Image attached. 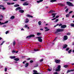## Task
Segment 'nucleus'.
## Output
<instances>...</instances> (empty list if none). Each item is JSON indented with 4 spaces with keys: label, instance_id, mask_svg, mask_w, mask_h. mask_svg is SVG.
<instances>
[{
    "label": "nucleus",
    "instance_id": "nucleus-1",
    "mask_svg": "<svg viewBox=\"0 0 74 74\" xmlns=\"http://www.w3.org/2000/svg\"><path fill=\"white\" fill-rule=\"evenodd\" d=\"M64 31V29H57L56 30V31L55 32V33H58V32H63Z\"/></svg>",
    "mask_w": 74,
    "mask_h": 74
},
{
    "label": "nucleus",
    "instance_id": "nucleus-2",
    "mask_svg": "<svg viewBox=\"0 0 74 74\" xmlns=\"http://www.w3.org/2000/svg\"><path fill=\"white\" fill-rule=\"evenodd\" d=\"M42 38V36H39L36 37V38H38V41H39V42H42V39H41Z\"/></svg>",
    "mask_w": 74,
    "mask_h": 74
},
{
    "label": "nucleus",
    "instance_id": "nucleus-3",
    "mask_svg": "<svg viewBox=\"0 0 74 74\" xmlns=\"http://www.w3.org/2000/svg\"><path fill=\"white\" fill-rule=\"evenodd\" d=\"M66 4L67 5H69V6H71L72 7L74 6L73 4L69 1H67L66 2Z\"/></svg>",
    "mask_w": 74,
    "mask_h": 74
},
{
    "label": "nucleus",
    "instance_id": "nucleus-4",
    "mask_svg": "<svg viewBox=\"0 0 74 74\" xmlns=\"http://www.w3.org/2000/svg\"><path fill=\"white\" fill-rule=\"evenodd\" d=\"M60 68H61L60 65H58L57 68V69H56V71H60Z\"/></svg>",
    "mask_w": 74,
    "mask_h": 74
},
{
    "label": "nucleus",
    "instance_id": "nucleus-5",
    "mask_svg": "<svg viewBox=\"0 0 74 74\" xmlns=\"http://www.w3.org/2000/svg\"><path fill=\"white\" fill-rule=\"evenodd\" d=\"M61 62V60H57L56 59L55 60L54 62H55L57 64H59V63H60V62Z\"/></svg>",
    "mask_w": 74,
    "mask_h": 74
},
{
    "label": "nucleus",
    "instance_id": "nucleus-6",
    "mask_svg": "<svg viewBox=\"0 0 74 74\" xmlns=\"http://www.w3.org/2000/svg\"><path fill=\"white\" fill-rule=\"evenodd\" d=\"M35 36L34 35H31L30 36H28L26 37V38H29V39L31 37H34Z\"/></svg>",
    "mask_w": 74,
    "mask_h": 74
},
{
    "label": "nucleus",
    "instance_id": "nucleus-7",
    "mask_svg": "<svg viewBox=\"0 0 74 74\" xmlns=\"http://www.w3.org/2000/svg\"><path fill=\"white\" fill-rule=\"evenodd\" d=\"M68 39V36L66 35L64 36V40H67Z\"/></svg>",
    "mask_w": 74,
    "mask_h": 74
},
{
    "label": "nucleus",
    "instance_id": "nucleus-8",
    "mask_svg": "<svg viewBox=\"0 0 74 74\" xmlns=\"http://www.w3.org/2000/svg\"><path fill=\"white\" fill-rule=\"evenodd\" d=\"M67 27V25H64L61 26V28H63V29H64V28H66Z\"/></svg>",
    "mask_w": 74,
    "mask_h": 74
},
{
    "label": "nucleus",
    "instance_id": "nucleus-9",
    "mask_svg": "<svg viewBox=\"0 0 74 74\" xmlns=\"http://www.w3.org/2000/svg\"><path fill=\"white\" fill-rule=\"evenodd\" d=\"M74 71V69H72V70H68L66 72V73L67 74H68V73H69V72H71V71Z\"/></svg>",
    "mask_w": 74,
    "mask_h": 74
},
{
    "label": "nucleus",
    "instance_id": "nucleus-10",
    "mask_svg": "<svg viewBox=\"0 0 74 74\" xmlns=\"http://www.w3.org/2000/svg\"><path fill=\"white\" fill-rule=\"evenodd\" d=\"M68 45L66 44H64V47H63V48H64V49L65 48H66L67 47Z\"/></svg>",
    "mask_w": 74,
    "mask_h": 74
},
{
    "label": "nucleus",
    "instance_id": "nucleus-11",
    "mask_svg": "<svg viewBox=\"0 0 74 74\" xmlns=\"http://www.w3.org/2000/svg\"><path fill=\"white\" fill-rule=\"evenodd\" d=\"M27 3V2H26L24 3H23V5H29V3Z\"/></svg>",
    "mask_w": 74,
    "mask_h": 74
},
{
    "label": "nucleus",
    "instance_id": "nucleus-12",
    "mask_svg": "<svg viewBox=\"0 0 74 74\" xmlns=\"http://www.w3.org/2000/svg\"><path fill=\"white\" fill-rule=\"evenodd\" d=\"M33 72H34V73L33 74H38V73H37V71L34 70L33 71Z\"/></svg>",
    "mask_w": 74,
    "mask_h": 74
},
{
    "label": "nucleus",
    "instance_id": "nucleus-13",
    "mask_svg": "<svg viewBox=\"0 0 74 74\" xmlns=\"http://www.w3.org/2000/svg\"><path fill=\"white\" fill-rule=\"evenodd\" d=\"M56 14H57L56 13H52V16H53L52 17V18H55V17L56 16V15H56Z\"/></svg>",
    "mask_w": 74,
    "mask_h": 74
},
{
    "label": "nucleus",
    "instance_id": "nucleus-14",
    "mask_svg": "<svg viewBox=\"0 0 74 74\" xmlns=\"http://www.w3.org/2000/svg\"><path fill=\"white\" fill-rule=\"evenodd\" d=\"M21 10V7H18L15 10L16 11H18V10Z\"/></svg>",
    "mask_w": 74,
    "mask_h": 74
},
{
    "label": "nucleus",
    "instance_id": "nucleus-15",
    "mask_svg": "<svg viewBox=\"0 0 74 74\" xmlns=\"http://www.w3.org/2000/svg\"><path fill=\"white\" fill-rule=\"evenodd\" d=\"M27 17H29V18H33V16H31L29 14L27 15Z\"/></svg>",
    "mask_w": 74,
    "mask_h": 74
},
{
    "label": "nucleus",
    "instance_id": "nucleus-16",
    "mask_svg": "<svg viewBox=\"0 0 74 74\" xmlns=\"http://www.w3.org/2000/svg\"><path fill=\"white\" fill-rule=\"evenodd\" d=\"M19 12H20L21 13H23L24 12V10H20L18 11Z\"/></svg>",
    "mask_w": 74,
    "mask_h": 74
},
{
    "label": "nucleus",
    "instance_id": "nucleus-17",
    "mask_svg": "<svg viewBox=\"0 0 74 74\" xmlns=\"http://www.w3.org/2000/svg\"><path fill=\"white\" fill-rule=\"evenodd\" d=\"M55 11L53 10H51L49 12V13H52V12H55Z\"/></svg>",
    "mask_w": 74,
    "mask_h": 74
},
{
    "label": "nucleus",
    "instance_id": "nucleus-18",
    "mask_svg": "<svg viewBox=\"0 0 74 74\" xmlns=\"http://www.w3.org/2000/svg\"><path fill=\"white\" fill-rule=\"evenodd\" d=\"M15 18V16H12L10 17V19H14Z\"/></svg>",
    "mask_w": 74,
    "mask_h": 74
},
{
    "label": "nucleus",
    "instance_id": "nucleus-19",
    "mask_svg": "<svg viewBox=\"0 0 74 74\" xmlns=\"http://www.w3.org/2000/svg\"><path fill=\"white\" fill-rule=\"evenodd\" d=\"M55 1H57L56 0H51L50 1L51 3H53V2H55Z\"/></svg>",
    "mask_w": 74,
    "mask_h": 74
},
{
    "label": "nucleus",
    "instance_id": "nucleus-20",
    "mask_svg": "<svg viewBox=\"0 0 74 74\" xmlns=\"http://www.w3.org/2000/svg\"><path fill=\"white\" fill-rule=\"evenodd\" d=\"M11 59H15L16 58L15 56H11L10 57Z\"/></svg>",
    "mask_w": 74,
    "mask_h": 74
},
{
    "label": "nucleus",
    "instance_id": "nucleus-21",
    "mask_svg": "<svg viewBox=\"0 0 74 74\" xmlns=\"http://www.w3.org/2000/svg\"><path fill=\"white\" fill-rule=\"evenodd\" d=\"M19 6V4H15L14 5V7H16Z\"/></svg>",
    "mask_w": 74,
    "mask_h": 74
},
{
    "label": "nucleus",
    "instance_id": "nucleus-22",
    "mask_svg": "<svg viewBox=\"0 0 74 74\" xmlns=\"http://www.w3.org/2000/svg\"><path fill=\"white\" fill-rule=\"evenodd\" d=\"M14 60L15 61H19V59L18 58H15L14 59Z\"/></svg>",
    "mask_w": 74,
    "mask_h": 74
},
{
    "label": "nucleus",
    "instance_id": "nucleus-23",
    "mask_svg": "<svg viewBox=\"0 0 74 74\" xmlns=\"http://www.w3.org/2000/svg\"><path fill=\"white\" fill-rule=\"evenodd\" d=\"M28 66H29V63H26V64H25V67H28Z\"/></svg>",
    "mask_w": 74,
    "mask_h": 74
},
{
    "label": "nucleus",
    "instance_id": "nucleus-24",
    "mask_svg": "<svg viewBox=\"0 0 74 74\" xmlns=\"http://www.w3.org/2000/svg\"><path fill=\"white\" fill-rule=\"evenodd\" d=\"M42 1H43V0H40V1H37V2L38 3H40V2H42Z\"/></svg>",
    "mask_w": 74,
    "mask_h": 74
},
{
    "label": "nucleus",
    "instance_id": "nucleus-25",
    "mask_svg": "<svg viewBox=\"0 0 74 74\" xmlns=\"http://www.w3.org/2000/svg\"><path fill=\"white\" fill-rule=\"evenodd\" d=\"M58 4V5H60V6H62V7H63V6H64V5H63V4L62 3H59Z\"/></svg>",
    "mask_w": 74,
    "mask_h": 74
},
{
    "label": "nucleus",
    "instance_id": "nucleus-26",
    "mask_svg": "<svg viewBox=\"0 0 74 74\" xmlns=\"http://www.w3.org/2000/svg\"><path fill=\"white\" fill-rule=\"evenodd\" d=\"M13 45L14 46V45H15V44H16V42H15V40L13 42Z\"/></svg>",
    "mask_w": 74,
    "mask_h": 74
},
{
    "label": "nucleus",
    "instance_id": "nucleus-27",
    "mask_svg": "<svg viewBox=\"0 0 74 74\" xmlns=\"http://www.w3.org/2000/svg\"><path fill=\"white\" fill-rule=\"evenodd\" d=\"M70 26L71 27H74V24L73 23H71L70 25Z\"/></svg>",
    "mask_w": 74,
    "mask_h": 74
},
{
    "label": "nucleus",
    "instance_id": "nucleus-28",
    "mask_svg": "<svg viewBox=\"0 0 74 74\" xmlns=\"http://www.w3.org/2000/svg\"><path fill=\"white\" fill-rule=\"evenodd\" d=\"M38 24L39 25H41V22L40 21H39L38 22Z\"/></svg>",
    "mask_w": 74,
    "mask_h": 74
},
{
    "label": "nucleus",
    "instance_id": "nucleus-29",
    "mask_svg": "<svg viewBox=\"0 0 74 74\" xmlns=\"http://www.w3.org/2000/svg\"><path fill=\"white\" fill-rule=\"evenodd\" d=\"M28 22H29V19H28V18H27L25 21V23H28Z\"/></svg>",
    "mask_w": 74,
    "mask_h": 74
},
{
    "label": "nucleus",
    "instance_id": "nucleus-30",
    "mask_svg": "<svg viewBox=\"0 0 74 74\" xmlns=\"http://www.w3.org/2000/svg\"><path fill=\"white\" fill-rule=\"evenodd\" d=\"M70 15V14H66V18H68V17Z\"/></svg>",
    "mask_w": 74,
    "mask_h": 74
},
{
    "label": "nucleus",
    "instance_id": "nucleus-31",
    "mask_svg": "<svg viewBox=\"0 0 74 74\" xmlns=\"http://www.w3.org/2000/svg\"><path fill=\"white\" fill-rule=\"evenodd\" d=\"M37 36H40V35H41V33H37Z\"/></svg>",
    "mask_w": 74,
    "mask_h": 74
},
{
    "label": "nucleus",
    "instance_id": "nucleus-32",
    "mask_svg": "<svg viewBox=\"0 0 74 74\" xmlns=\"http://www.w3.org/2000/svg\"><path fill=\"white\" fill-rule=\"evenodd\" d=\"M35 66H34V67H38V64H35Z\"/></svg>",
    "mask_w": 74,
    "mask_h": 74
},
{
    "label": "nucleus",
    "instance_id": "nucleus-33",
    "mask_svg": "<svg viewBox=\"0 0 74 74\" xmlns=\"http://www.w3.org/2000/svg\"><path fill=\"white\" fill-rule=\"evenodd\" d=\"M4 25V23H2L0 22V25Z\"/></svg>",
    "mask_w": 74,
    "mask_h": 74
},
{
    "label": "nucleus",
    "instance_id": "nucleus-34",
    "mask_svg": "<svg viewBox=\"0 0 74 74\" xmlns=\"http://www.w3.org/2000/svg\"><path fill=\"white\" fill-rule=\"evenodd\" d=\"M72 51V49H71L69 51H68V53H70L71 52V51Z\"/></svg>",
    "mask_w": 74,
    "mask_h": 74
},
{
    "label": "nucleus",
    "instance_id": "nucleus-35",
    "mask_svg": "<svg viewBox=\"0 0 74 74\" xmlns=\"http://www.w3.org/2000/svg\"><path fill=\"white\" fill-rule=\"evenodd\" d=\"M67 36H70V35H71V33L70 32H68L67 33Z\"/></svg>",
    "mask_w": 74,
    "mask_h": 74
},
{
    "label": "nucleus",
    "instance_id": "nucleus-36",
    "mask_svg": "<svg viewBox=\"0 0 74 74\" xmlns=\"http://www.w3.org/2000/svg\"><path fill=\"white\" fill-rule=\"evenodd\" d=\"M5 42V41H3V42H2L1 44L0 45H2L4 44V43Z\"/></svg>",
    "mask_w": 74,
    "mask_h": 74
},
{
    "label": "nucleus",
    "instance_id": "nucleus-37",
    "mask_svg": "<svg viewBox=\"0 0 74 74\" xmlns=\"http://www.w3.org/2000/svg\"><path fill=\"white\" fill-rule=\"evenodd\" d=\"M68 67V65H65L64 66V67L65 68H67Z\"/></svg>",
    "mask_w": 74,
    "mask_h": 74
},
{
    "label": "nucleus",
    "instance_id": "nucleus-38",
    "mask_svg": "<svg viewBox=\"0 0 74 74\" xmlns=\"http://www.w3.org/2000/svg\"><path fill=\"white\" fill-rule=\"evenodd\" d=\"M66 51H69V48L68 47V48H66Z\"/></svg>",
    "mask_w": 74,
    "mask_h": 74
},
{
    "label": "nucleus",
    "instance_id": "nucleus-39",
    "mask_svg": "<svg viewBox=\"0 0 74 74\" xmlns=\"http://www.w3.org/2000/svg\"><path fill=\"white\" fill-rule=\"evenodd\" d=\"M7 4H8V5H11V3L9 2H8L7 3Z\"/></svg>",
    "mask_w": 74,
    "mask_h": 74
},
{
    "label": "nucleus",
    "instance_id": "nucleus-40",
    "mask_svg": "<svg viewBox=\"0 0 74 74\" xmlns=\"http://www.w3.org/2000/svg\"><path fill=\"white\" fill-rule=\"evenodd\" d=\"M59 21V19H57L55 21H54V22H57L58 21Z\"/></svg>",
    "mask_w": 74,
    "mask_h": 74
},
{
    "label": "nucleus",
    "instance_id": "nucleus-41",
    "mask_svg": "<svg viewBox=\"0 0 74 74\" xmlns=\"http://www.w3.org/2000/svg\"><path fill=\"white\" fill-rule=\"evenodd\" d=\"M59 25V24H57L56 25H55L54 26V27H56V26H58Z\"/></svg>",
    "mask_w": 74,
    "mask_h": 74
},
{
    "label": "nucleus",
    "instance_id": "nucleus-42",
    "mask_svg": "<svg viewBox=\"0 0 74 74\" xmlns=\"http://www.w3.org/2000/svg\"><path fill=\"white\" fill-rule=\"evenodd\" d=\"M50 29H48L45 30V32H48L49 31Z\"/></svg>",
    "mask_w": 74,
    "mask_h": 74
},
{
    "label": "nucleus",
    "instance_id": "nucleus-43",
    "mask_svg": "<svg viewBox=\"0 0 74 74\" xmlns=\"http://www.w3.org/2000/svg\"><path fill=\"white\" fill-rule=\"evenodd\" d=\"M24 27L25 28H26V27H28V26H27V25H25Z\"/></svg>",
    "mask_w": 74,
    "mask_h": 74
},
{
    "label": "nucleus",
    "instance_id": "nucleus-44",
    "mask_svg": "<svg viewBox=\"0 0 74 74\" xmlns=\"http://www.w3.org/2000/svg\"><path fill=\"white\" fill-rule=\"evenodd\" d=\"M34 51H38V49H34Z\"/></svg>",
    "mask_w": 74,
    "mask_h": 74
},
{
    "label": "nucleus",
    "instance_id": "nucleus-45",
    "mask_svg": "<svg viewBox=\"0 0 74 74\" xmlns=\"http://www.w3.org/2000/svg\"><path fill=\"white\" fill-rule=\"evenodd\" d=\"M8 33H9V31H8L6 32L5 34H8Z\"/></svg>",
    "mask_w": 74,
    "mask_h": 74
},
{
    "label": "nucleus",
    "instance_id": "nucleus-46",
    "mask_svg": "<svg viewBox=\"0 0 74 74\" xmlns=\"http://www.w3.org/2000/svg\"><path fill=\"white\" fill-rule=\"evenodd\" d=\"M59 16H56V18H56H56H59Z\"/></svg>",
    "mask_w": 74,
    "mask_h": 74
},
{
    "label": "nucleus",
    "instance_id": "nucleus-47",
    "mask_svg": "<svg viewBox=\"0 0 74 74\" xmlns=\"http://www.w3.org/2000/svg\"><path fill=\"white\" fill-rule=\"evenodd\" d=\"M8 22V21H5V23H4V24H5V23H7Z\"/></svg>",
    "mask_w": 74,
    "mask_h": 74
},
{
    "label": "nucleus",
    "instance_id": "nucleus-48",
    "mask_svg": "<svg viewBox=\"0 0 74 74\" xmlns=\"http://www.w3.org/2000/svg\"><path fill=\"white\" fill-rule=\"evenodd\" d=\"M43 60H44L43 59H41L40 61V62H43Z\"/></svg>",
    "mask_w": 74,
    "mask_h": 74
},
{
    "label": "nucleus",
    "instance_id": "nucleus-49",
    "mask_svg": "<svg viewBox=\"0 0 74 74\" xmlns=\"http://www.w3.org/2000/svg\"><path fill=\"white\" fill-rule=\"evenodd\" d=\"M0 18H3V16L2 15H0Z\"/></svg>",
    "mask_w": 74,
    "mask_h": 74
},
{
    "label": "nucleus",
    "instance_id": "nucleus-50",
    "mask_svg": "<svg viewBox=\"0 0 74 74\" xmlns=\"http://www.w3.org/2000/svg\"><path fill=\"white\" fill-rule=\"evenodd\" d=\"M5 71H7V68H5Z\"/></svg>",
    "mask_w": 74,
    "mask_h": 74
},
{
    "label": "nucleus",
    "instance_id": "nucleus-51",
    "mask_svg": "<svg viewBox=\"0 0 74 74\" xmlns=\"http://www.w3.org/2000/svg\"><path fill=\"white\" fill-rule=\"evenodd\" d=\"M59 25V26L60 27V26H62V24H60L59 25Z\"/></svg>",
    "mask_w": 74,
    "mask_h": 74
},
{
    "label": "nucleus",
    "instance_id": "nucleus-52",
    "mask_svg": "<svg viewBox=\"0 0 74 74\" xmlns=\"http://www.w3.org/2000/svg\"><path fill=\"white\" fill-rule=\"evenodd\" d=\"M30 63H33V61L32 60H31V61H30Z\"/></svg>",
    "mask_w": 74,
    "mask_h": 74
},
{
    "label": "nucleus",
    "instance_id": "nucleus-53",
    "mask_svg": "<svg viewBox=\"0 0 74 74\" xmlns=\"http://www.w3.org/2000/svg\"><path fill=\"white\" fill-rule=\"evenodd\" d=\"M69 11V9L67 8L65 10L66 12H67Z\"/></svg>",
    "mask_w": 74,
    "mask_h": 74
},
{
    "label": "nucleus",
    "instance_id": "nucleus-54",
    "mask_svg": "<svg viewBox=\"0 0 74 74\" xmlns=\"http://www.w3.org/2000/svg\"><path fill=\"white\" fill-rule=\"evenodd\" d=\"M0 7H4V6L2 5H0Z\"/></svg>",
    "mask_w": 74,
    "mask_h": 74
},
{
    "label": "nucleus",
    "instance_id": "nucleus-55",
    "mask_svg": "<svg viewBox=\"0 0 74 74\" xmlns=\"http://www.w3.org/2000/svg\"><path fill=\"white\" fill-rule=\"evenodd\" d=\"M25 62H26V61H23V64H25Z\"/></svg>",
    "mask_w": 74,
    "mask_h": 74
},
{
    "label": "nucleus",
    "instance_id": "nucleus-56",
    "mask_svg": "<svg viewBox=\"0 0 74 74\" xmlns=\"http://www.w3.org/2000/svg\"><path fill=\"white\" fill-rule=\"evenodd\" d=\"M58 37H56L54 39L53 41H54L55 40H56V39Z\"/></svg>",
    "mask_w": 74,
    "mask_h": 74
},
{
    "label": "nucleus",
    "instance_id": "nucleus-57",
    "mask_svg": "<svg viewBox=\"0 0 74 74\" xmlns=\"http://www.w3.org/2000/svg\"><path fill=\"white\" fill-rule=\"evenodd\" d=\"M5 10V8H2L3 10Z\"/></svg>",
    "mask_w": 74,
    "mask_h": 74
},
{
    "label": "nucleus",
    "instance_id": "nucleus-58",
    "mask_svg": "<svg viewBox=\"0 0 74 74\" xmlns=\"http://www.w3.org/2000/svg\"><path fill=\"white\" fill-rule=\"evenodd\" d=\"M15 50H13L12 51V53H15Z\"/></svg>",
    "mask_w": 74,
    "mask_h": 74
},
{
    "label": "nucleus",
    "instance_id": "nucleus-59",
    "mask_svg": "<svg viewBox=\"0 0 74 74\" xmlns=\"http://www.w3.org/2000/svg\"><path fill=\"white\" fill-rule=\"evenodd\" d=\"M6 26H7V25H4L3 26V27H6Z\"/></svg>",
    "mask_w": 74,
    "mask_h": 74
},
{
    "label": "nucleus",
    "instance_id": "nucleus-60",
    "mask_svg": "<svg viewBox=\"0 0 74 74\" xmlns=\"http://www.w3.org/2000/svg\"><path fill=\"white\" fill-rule=\"evenodd\" d=\"M72 12H73V11H70V12H69V14H71V13H72Z\"/></svg>",
    "mask_w": 74,
    "mask_h": 74
},
{
    "label": "nucleus",
    "instance_id": "nucleus-61",
    "mask_svg": "<svg viewBox=\"0 0 74 74\" xmlns=\"http://www.w3.org/2000/svg\"><path fill=\"white\" fill-rule=\"evenodd\" d=\"M55 19H56V18H54L53 19H51L52 21H53V20H55Z\"/></svg>",
    "mask_w": 74,
    "mask_h": 74
},
{
    "label": "nucleus",
    "instance_id": "nucleus-62",
    "mask_svg": "<svg viewBox=\"0 0 74 74\" xmlns=\"http://www.w3.org/2000/svg\"><path fill=\"white\" fill-rule=\"evenodd\" d=\"M27 60H30V58H27Z\"/></svg>",
    "mask_w": 74,
    "mask_h": 74
},
{
    "label": "nucleus",
    "instance_id": "nucleus-63",
    "mask_svg": "<svg viewBox=\"0 0 74 74\" xmlns=\"http://www.w3.org/2000/svg\"><path fill=\"white\" fill-rule=\"evenodd\" d=\"M48 70L49 71H51V69H48Z\"/></svg>",
    "mask_w": 74,
    "mask_h": 74
},
{
    "label": "nucleus",
    "instance_id": "nucleus-64",
    "mask_svg": "<svg viewBox=\"0 0 74 74\" xmlns=\"http://www.w3.org/2000/svg\"><path fill=\"white\" fill-rule=\"evenodd\" d=\"M14 4H15V3H11V4H12V5Z\"/></svg>",
    "mask_w": 74,
    "mask_h": 74
}]
</instances>
